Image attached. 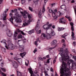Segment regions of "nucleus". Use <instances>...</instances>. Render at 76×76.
Masks as SVG:
<instances>
[{
	"mask_svg": "<svg viewBox=\"0 0 76 76\" xmlns=\"http://www.w3.org/2000/svg\"><path fill=\"white\" fill-rule=\"evenodd\" d=\"M31 22V20L29 19L27 22H25V23H23V26H27L29 24L30 22Z\"/></svg>",
	"mask_w": 76,
	"mask_h": 76,
	"instance_id": "obj_8",
	"label": "nucleus"
},
{
	"mask_svg": "<svg viewBox=\"0 0 76 76\" xmlns=\"http://www.w3.org/2000/svg\"><path fill=\"white\" fill-rule=\"evenodd\" d=\"M22 4H23L25 3V0H21Z\"/></svg>",
	"mask_w": 76,
	"mask_h": 76,
	"instance_id": "obj_41",
	"label": "nucleus"
},
{
	"mask_svg": "<svg viewBox=\"0 0 76 76\" xmlns=\"http://www.w3.org/2000/svg\"><path fill=\"white\" fill-rule=\"evenodd\" d=\"M27 13V12H26V11H25L24 12H23V14H25V15H26V14Z\"/></svg>",
	"mask_w": 76,
	"mask_h": 76,
	"instance_id": "obj_61",
	"label": "nucleus"
},
{
	"mask_svg": "<svg viewBox=\"0 0 76 76\" xmlns=\"http://www.w3.org/2000/svg\"><path fill=\"white\" fill-rule=\"evenodd\" d=\"M37 42H38L37 41H36L35 42V45L36 46L38 45V44H37Z\"/></svg>",
	"mask_w": 76,
	"mask_h": 76,
	"instance_id": "obj_53",
	"label": "nucleus"
},
{
	"mask_svg": "<svg viewBox=\"0 0 76 76\" xmlns=\"http://www.w3.org/2000/svg\"><path fill=\"white\" fill-rule=\"evenodd\" d=\"M70 25L72 26L71 27L73 26V23H70Z\"/></svg>",
	"mask_w": 76,
	"mask_h": 76,
	"instance_id": "obj_56",
	"label": "nucleus"
},
{
	"mask_svg": "<svg viewBox=\"0 0 76 76\" xmlns=\"http://www.w3.org/2000/svg\"><path fill=\"white\" fill-rule=\"evenodd\" d=\"M16 31L18 32H21V31L19 30V29H17L16 30Z\"/></svg>",
	"mask_w": 76,
	"mask_h": 76,
	"instance_id": "obj_49",
	"label": "nucleus"
},
{
	"mask_svg": "<svg viewBox=\"0 0 76 76\" xmlns=\"http://www.w3.org/2000/svg\"><path fill=\"white\" fill-rule=\"evenodd\" d=\"M0 72H1V75H2L3 76H6V75L3 72H1V70L0 69Z\"/></svg>",
	"mask_w": 76,
	"mask_h": 76,
	"instance_id": "obj_35",
	"label": "nucleus"
},
{
	"mask_svg": "<svg viewBox=\"0 0 76 76\" xmlns=\"http://www.w3.org/2000/svg\"><path fill=\"white\" fill-rule=\"evenodd\" d=\"M46 63H50V59H49L47 60Z\"/></svg>",
	"mask_w": 76,
	"mask_h": 76,
	"instance_id": "obj_52",
	"label": "nucleus"
},
{
	"mask_svg": "<svg viewBox=\"0 0 76 76\" xmlns=\"http://www.w3.org/2000/svg\"><path fill=\"white\" fill-rule=\"evenodd\" d=\"M57 44V40H53L51 43V45H54Z\"/></svg>",
	"mask_w": 76,
	"mask_h": 76,
	"instance_id": "obj_15",
	"label": "nucleus"
},
{
	"mask_svg": "<svg viewBox=\"0 0 76 76\" xmlns=\"http://www.w3.org/2000/svg\"><path fill=\"white\" fill-rule=\"evenodd\" d=\"M60 73L61 74V75L60 76H64L63 75H64V69L63 68V67L61 68Z\"/></svg>",
	"mask_w": 76,
	"mask_h": 76,
	"instance_id": "obj_12",
	"label": "nucleus"
},
{
	"mask_svg": "<svg viewBox=\"0 0 76 76\" xmlns=\"http://www.w3.org/2000/svg\"><path fill=\"white\" fill-rule=\"evenodd\" d=\"M38 1H39V0H34V2L36 4H38Z\"/></svg>",
	"mask_w": 76,
	"mask_h": 76,
	"instance_id": "obj_34",
	"label": "nucleus"
},
{
	"mask_svg": "<svg viewBox=\"0 0 76 76\" xmlns=\"http://www.w3.org/2000/svg\"><path fill=\"white\" fill-rule=\"evenodd\" d=\"M52 13L53 16H55V15H56V13L53 12Z\"/></svg>",
	"mask_w": 76,
	"mask_h": 76,
	"instance_id": "obj_57",
	"label": "nucleus"
},
{
	"mask_svg": "<svg viewBox=\"0 0 76 76\" xmlns=\"http://www.w3.org/2000/svg\"><path fill=\"white\" fill-rule=\"evenodd\" d=\"M63 66H64V69H66L67 68V66H66V63L64 62H62Z\"/></svg>",
	"mask_w": 76,
	"mask_h": 76,
	"instance_id": "obj_22",
	"label": "nucleus"
},
{
	"mask_svg": "<svg viewBox=\"0 0 76 76\" xmlns=\"http://www.w3.org/2000/svg\"><path fill=\"white\" fill-rule=\"evenodd\" d=\"M60 51L61 53H59V54H60L61 57H60L59 61L61 62L63 61L64 60L66 61H68L69 60V56L68 55L69 50H68L67 48H66L64 51L63 50V49H61Z\"/></svg>",
	"mask_w": 76,
	"mask_h": 76,
	"instance_id": "obj_1",
	"label": "nucleus"
},
{
	"mask_svg": "<svg viewBox=\"0 0 76 76\" xmlns=\"http://www.w3.org/2000/svg\"><path fill=\"white\" fill-rule=\"evenodd\" d=\"M42 14V12L41 10H40L39 12L38 15L39 18H41V16Z\"/></svg>",
	"mask_w": 76,
	"mask_h": 76,
	"instance_id": "obj_20",
	"label": "nucleus"
},
{
	"mask_svg": "<svg viewBox=\"0 0 76 76\" xmlns=\"http://www.w3.org/2000/svg\"><path fill=\"white\" fill-rule=\"evenodd\" d=\"M15 15L17 16V17L18 18H21V16H20L19 14H18V13H17L16 14H15Z\"/></svg>",
	"mask_w": 76,
	"mask_h": 76,
	"instance_id": "obj_33",
	"label": "nucleus"
},
{
	"mask_svg": "<svg viewBox=\"0 0 76 76\" xmlns=\"http://www.w3.org/2000/svg\"><path fill=\"white\" fill-rule=\"evenodd\" d=\"M49 12H50V13H52V12H53V10H49Z\"/></svg>",
	"mask_w": 76,
	"mask_h": 76,
	"instance_id": "obj_51",
	"label": "nucleus"
},
{
	"mask_svg": "<svg viewBox=\"0 0 76 76\" xmlns=\"http://www.w3.org/2000/svg\"><path fill=\"white\" fill-rule=\"evenodd\" d=\"M17 38L18 39H22V35L21 34H20L18 35Z\"/></svg>",
	"mask_w": 76,
	"mask_h": 76,
	"instance_id": "obj_27",
	"label": "nucleus"
},
{
	"mask_svg": "<svg viewBox=\"0 0 76 76\" xmlns=\"http://www.w3.org/2000/svg\"><path fill=\"white\" fill-rule=\"evenodd\" d=\"M34 30H32L28 31V34H32V33H34Z\"/></svg>",
	"mask_w": 76,
	"mask_h": 76,
	"instance_id": "obj_25",
	"label": "nucleus"
},
{
	"mask_svg": "<svg viewBox=\"0 0 76 76\" xmlns=\"http://www.w3.org/2000/svg\"><path fill=\"white\" fill-rule=\"evenodd\" d=\"M72 52L75 53V54H76V52L75 51V50H72Z\"/></svg>",
	"mask_w": 76,
	"mask_h": 76,
	"instance_id": "obj_62",
	"label": "nucleus"
},
{
	"mask_svg": "<svg viewBox=\"0 0 76 76\" xmlns=\"http://www.w3.org/2000/svg\"><path fill=\"white\" fill-rule=\"evenodd\" d=\"M7 35L9 37H12L13 36V34L12 32H10V30H8V31L7 33Z\"/></svg>",
	"mask_w": 76,
	"mask_h": 76,
	"instance_id": "obj_10",
	"label": "nucleus"
},
{
	"mask_svg": "<svg viewBox=\"0 0 76 76\" xmlns=\"http://www.w3.org/2000/svg\"><path fill=\"white\" fill-rule=\"evenodd\" d=\"M53 16V19H54L55 20H56L57 19V17L56 15Z\"/></svg>",
	"mask_w": 76,
	"mask_h": 76,
	"instance_id": "obj_36",
	"label": "nucleus"
},
{
	"mask_svg": "<svg viewBox=\"0 0 76 76\" xmlns=\"http://www.w3.org/2000/svg\"><path fill=\"white\" fill-rule=\"evenodd\" d=\"M9 10V9H6V11L5 10L4 11V12L3 14V15L4 16V17L3 18V20H6L7 19L6 18V17L7 16V15L6 13H7V12Z\"/></svg>",
	"mask_w": 76,
	"mask_h": 76,
	"instance_id": "obj_3",
	"label": "nucleus"
},
{
	"mask_svg": "<svg viewBox=\"0 0 76 76\" xmlns=\"http://www.w3.org/2000/svg\"><path fill=\"white\" fill-rule=\"evenodd\" d=\"M70 62H71V63H72L73 64H75V62H74V61H73V60H70Z\"/></svg>",
	"mask_w": 76,
	"mask_h": 76,
	"instance_id": "obj_45",
	"label": "nucleus"
},
{
	"mask_svg": "<svg viewBox=\"0 0 76 76\" xmlns=\"http://www.w3.org/2000/svg\"><path fill=\"white\" fill-rule=\"evenodd\" d=\"M25 53H20V56H21L22 58H23V56H25L26 54H24Z\"/></svg>",
	"mask_w": 76,
	"mask_h": 76,
	"instance_id": "obj_24",
	"label": "nucleus"
},
{
	"mask_svg": "<svg viewBox=\"0 0 76 76\" xmlns=\"http://www.w3.org/2000/svg\"><path fill=\"white\" fill-rule=\"evenodd\" d=\"M42 36L43 37L45 38H46V39H50V38H51V35L49 34H44V33H42Z\"/></svg>",
	"mask_w": 76,
	"mask_h": 76,
	"instance_id": "obj_2",
	"label": "nucleus"
},
{
	"mask_svg": "<svg viewBox=\"0 0 76 76\" xmlns=\"http://www.w3.org/2000/svg\"><path fill=\"white\" fill-rule=\"evenodd\" d=\"M73 45H74V46H75V45H76V42L74 41L73 42Z\"/></svg>",
	"mask_w": 76,
	"mask_h": 76,
	"instance_id": "obj_60",
	"label": "nucleus"
},
{
	"mask_svg": "<svg viewBox=\"0 0 76 76\" xmlns=\"http://www.w3.org/2000/svg\"><path fill=\"white\" fill-rule=\"evenodd\" d=\"M37 51V48H35V50L33 51L34 53H35Z\"/></svg>",
	"mask_w": 76,
	"mask_h": 76,
	"instance_id": "obj_44",
	"label": "nucleus"
},
{
	"mask_svg": "<svg viewBox=\"0 0 76 76\" xmlns=\"http://www.w3.org/2000/svg\"><path fill=\"white\" fill-rule=\"evenodd\" d=\"M18 58L17 57H15L14 58V60H16V61H18Z\"/></svg>",
	"mask_w": 76,
	"mask_h": 76,
	"instance_id": "obj_55",
	"label": "nucleus"
},
{
	"mask_svg": "<svg viewBox=\"0 0 76 76\" xmlns=\"http://www.w3.org/2000/svg\"><path fill=\"white\" fill-rule=\"evenodd\" d=\"M28 19H31V18H32V15L31 14H28Z\"/></svg>",
	"mask_w": 76,
	"mask_h": 76,
	"instance_id": "obj_29",
	"label": "nucleus"
},
{
	"mask_svg": "<svg viewBox=\"0 0 76 76\" xmlns=\"http://www.w3.org/2000/svg\"><path fill=\"white\" fill-rule=\"evenodd\" d=\"M72 35L71 36L72 37V39H74L75 38V33L73 32H72Z\"/></svg>",
	"mask_w": 76,
	"mask_h": 76,
	"instance_id": "obj_23",
	"label": "nucleus"
},
{
	"mask_svg": "<svg viewBox=\"0 0 76 76\" xmlns=\"http://www.w3.org/2000/svg\"><path fill=\"white\" fill-rule=\"evenodd\" d=\"M12 63L13 66L14 67V68L17 69V66H18V63H17V62L15 61H12Z\"/></svg>",
	"mask_w": 76,
	"mask_h": 76,
	"instance_id": "obj_9",
	"label": "nucleus"
},
{
	"mask_svg": "<svg viewBox=\"0 0 76 76\" xmlns=\"http://www.w3.org/2000/svg\"><path fill=\"white\" fill-rule=\"evenodd\" d=\"M13 14H12V13H10V16H11V18H10V22H11L12 23V24H13V18H12V15Z\"/></svg>",
	"mask_w": 76,
	"mask_h": 76,
	"instance_id": "obj_14",
	"label": "nucleus"
},
{
	"mask_svg": "<svg viewBox=\"0 0 76 76\" xmlns=\"http://www.w3.org/2000/svg\"><path fill=\"white\" fill-rule=\"evenodd\" d=\"M20 12L21 14H22V15L23 16L24 18H27L28 16L26 14H23V12L20 11Z\"/></svg>",
	"mask_w": 76,
	"mask_h": 76,
	"instance_id": "obj_18",
	"label": "nucleus"
},
{
	"mask_svg": "<svg viewBox=\"0 0 76 76\" xmlns=\"http://www.w3.org/2000/svg\"><path fill=\"white\" fill-rule=\"evenodd\" d=\"M3 0H0V4H1V3L3 2Z\"/></svg>",
	"mask_w": 76,
	"mask_h": 76,
	"instance_id": "obj_63",
	"label": "nucleus"
},
{
	"mask_svg": "<svg viewBox=\"0 0 76 76\" xmlns=\"http://www.w3.org/2000/svg\"><path fill=\"white\" fill-rule=\"evenodd\" d=\"M7 47L8 49L7 50H14L15 48V46L10 44H9L7 45Z\"/></svg>",
	"mask_w": 76,
	"mask_h": 76,
	"instance_id": "obj_4",
	"label": "nucleus"
},
{
	"mask_svg": "<svg viewBox=\"0 0 76 76\" xmlns=\"http://www.w3.org/2000/svg\"><path fill=\"white\" fill-rule=\"evenodd\" d=\"M40 20H38V21L37 23V25L35 27V30L36 31H38L39 29V21Z\"/></svg>",
	"mask_w": 76,
	"mask_h": 76,
	"instance_id": "obj_7",
	"label": "nucleus"
},
{
	"mask_svg": "<svg viewBox=\"0 0 76 76\" xmlns=\"http://www.w3.org/2000/svg\"><path fill=\"white\" fill-rule=\"evenodd\" d=\"M69 70L70 69L69 68H67L66 69L64 70V72H65V75L66 76H70V74H69Z\"/></svg>",
	"mask_w": 76,
	"mask_h": 76,
	"instance_id": "obj_6",
	"label": "nucleus"
},
{
	"mask_svg": "<svg viewBox=\"0 0 76 76\" xmlns=\"http://www.w3.org/2000/svg\"><path fill=\"white\" fill-rule=\"evenodd\" d=\"M19 50L21 52H23L24 51V48H23V45H19Z\"/></svg>",
	"mask_w": 76,
	"mask_h": 76,
	"instance_id": "obj_11",
	"label": "nucleus"
},
{
	"mask_svg": "<svg viewBox=\"0 0 76 76\" xmlns=\"http://www.w3.org/2000/svg\"><path fill=\"white\" fill-rule=\"evenodd\" d=\"M64 29V28L63 27H58V31H63Z\"/></svg>",
	"mask_w": 76,
	"mask_h": 76,
	"instance_id": "obj_26",
	"label": "nucleus"
},
{
	"mask_svg": "<svg viewBox=\"0 0 76 76\" xmlns=\"http://www.w3.org/2000/svg\"><path fill=\"white\" fill-rule=\"evenodd\" d=\"M1 42H3L4 44H5V48H7V49H8V48L7 47V44H6V41L4 39H3L2 41H1Z\"/></svg>",
	"mask_w": 76,
	"mask_h": 76,
	"instance_id": "obj_13",
	"label": "nucleus"
},
{
	"mask_svg": "<svg viewBox=\"0 0 76 76\" xmlns=\"http://www.w3.org/2000/svg\"><path fill=\"white\" fill-rule=\"evenodd\" d=\"M18 34V33L17 31H15V34H14V39H15V40H16V39H17L16 36H17Z\"/></svg>",
	"mask_w": 76,
	"mask_h": 76,
	"instance_id": "obj_21",
	"label": "nucleus"
},
{
	"mask_svg": "<svg viewBox=\"0 0 76 76\" xmlns=\"http://www.w3.org/2000/svg\"><path fill=\"white\" fill-rule=\"evenodd\" d=\"M19 18L20 17H18V18L16 19L15 21L17 23H20L22 22V20H21L20 18Z\"/></svg>",
	"mask_w": 76,
	"mask_h": 76,
	"instance_id": "obj_16",
	"label": "nucleus"
},
{
	"mask_svg": "<svg viewBox=\"0 0 76 76\" xmlns=\"http://www.w3.org/2000/svg\"><path fill=\"white\" fill-rule=\"evenodd\" d=\"M37 34H40L41 33V30H40L39 31H37Z\"/></svg>",
	"mask_w": 76,
	"mask_h": 76,
	"instance_id": "obj_38",
	"label": "nucleus"
},
{
	"mask_svg": "<svg viewBox=\"0 0 76 76\" xmlns=\"http://www.w3.org/2000/svg\"><path fill=\"white\" fill-rule=\"evenodd\" d=\"M50 72H54V70H53V68H52V67H51L50 68Z\"/></svg>",
	"mask_w": 76,
	"mask_h": 76,
	"instance_id": "obj_48",
	"label": "nucleus"
},
{
	"mask_svg": "<svg viewBox=\"0 0 76 76\" xmlns=\"http://www.w3.org/2000/svg\"><path fill=\"white\" fill-rule=\"evenodd\" d=\"M1 69H2L3 72H6V69H4V68H1Z\"/></svg>",
	"mask_w": 76,
	"mask_h": 76,
	"instance_id": "obj_42",
	"label": "nucleus"
},
{
	"mask_svg": "<svg viewBox=\"0 0 76 76\" xmlns=\"http://www.w3.org/2000/svg\"><path fill=\"white\" fill-rule=\"evenodd\" d=\"M48 27H49V29H50V27H51L52 26V24H49L48 26Z\"/></svg>",
	"mask_w": 76,
	"mask_h": 76,
	"instance_id": "obj_47",
	"label": "nucleus"
},
{
	"mask_svg": "<svg viewBox=\"0 0 76 76\" xmlns=\"http://www.w3.org/2000/svg\"><path fill=\"white\" fill-rule=\"evenodd\" d=\"M44 72L45 73V76L48 75V74L47 73V72L44 71Z\"/></svg>",
	"mask_w": 76,
	"mask_h": 76,
	"instance_id": "obj_43",
	"label": "nucleus"
},
{
	"mask_svg": "<svg viewBox=\"0 0 76 76\" xmlns=\"http://www.w3.org/2000/svg\"><path fill=\"white\" fill-rule=\"evenodd\" d=\"M60 21L59 22L60 23H61L63 24H65L66 22V21L65 19H64V18H62L59 19Z\"/></svg>",
	"mask_w": 76,
	"mask_h": 76,
	"instance_id": "obj_5",
	"label": "nucleus"
},
{
	"mask_svg": "<svg viewBox=\"0 0 76 76\" xmlns=\"http://www.w3.org/2000/svg\"><path fill=\"white\" fill-rule=\"evenodd\" d=\"M65 42V41L64 40V39H62V42H63V43H64Z\"/></svg>",
	"mask_w": 76,
	"mask_h": 76,
	"instance_id": "obj_58",
	"label": "nucleus"
},
{
	"mask_svg": "<svg viewBox=\"0 0 76 76\" xmlns=\"http://www.w3.org/2000/svg\"><path fill=\"white\" fill-rule=\"evenodd\" d=\"M21 34H22L23 35H25V34L24 33V32H23L22 31H21Z\"/></svg>",
	"mask_w": 76,
	"mask_h": 76,
	"instance_id": "obj_50",
	"label": "nucleus"
},
{
	"mask_svg": "<svg viewBox=\"0 0 76 76\" xmlns=\"http://www.w3.org/2000/svg\"><path fill=\"white\" fill-rule=\"evenodd\" d=\"M71 29L72 31H74V27L73 26L71 27Z\"/></svg>",
	"mask_w": 76,
	"mask_h": 76,
	"instance_id": "obj_46",
	"label": "nucleus"
},
{
	"mask_svg": "<svg viewBox=\"0 0 76 76\" xmlns=\"http://www.w3.org/2000/svg\"><path fill=\"white\" fill-rule=\"evenodd\" d=\"M17 9H16L14 10V12H17Z\"/></svg>",
	"mask_w": 76,
	"mask_h": 76,
	"instance_id": "obj_64",
	"label": "nucleus"
},
{
	"mask_svg": "<svg viewBox=\"0 0 76 76\" xmlns=\"http://www.w3.org/2000/svg\"><path fill=\"white\" fill-rule=\"evenodd\" d=\"M46 58H50V56L49 55H47L46 56Z\"/></svg>",
	"mask_w": 76,
	"mask_h": 76,
	"instance_id": "obj_54",
	"label": "nucleus"
},
{
	"mask_svg": "<svg viewBox=\"0 0 76 76\" xmlns=\"http://www.w3.org/2000/svg\"><path fill=\"white\" fill-rule=\"evenodd\" d=\"M48 26L47 24H45L43 26V28L44 29L48 30L49 29V27H48Z\"/></svg>",
	"mask_w": 76,
	"mask_h": 76,
	"instance_id": "obj_17",
	"label": "nucleus"
},
{
	"mask_svg": "<svg viewBox=\"0 0 76 76\" xmlns=\"http://www.w3.org/2000/svg\"><path fill=\"white\" fill-rule=\"evenodd\" d=\"M28 9H29V10H30V11H31V12H32V11H33L32 8L30 7H28Z\"/></svg>",
	"mask_w": 76,
	"mask_h": 76,
	"instance_id": "obj_39",
	"label": "nucleus"
},
{
	"mask_svg": "<svg viewBox=\"0 0 76 76\" xmlns=\"http://www.w3.org/2000/svg\"><path fill=\"white\" fill-rule=\"evenodd\" d=\"M39 59L40 60H41V61H42V60H43V58L41 57H39Z\"/></svg>",
	"mask_w": 76,
	"mask_h": 76,
	"instance_id": "obj_59",
	"label": "nucleus"
},
{
	"mask_svg": "<svg viewBox=\"0 0 76 76\" xmlns=\"http://www.w3.org/2000/svg\"><path fill=\"white\" fill-rule=\"evenodd\" d=\"M68 34L67 33H65L62 36V38H65V37L67 36Z\"/></svg>",
	"mask_w": 76,
	"mask_h": 76,
	"instance_id": "obj_31",
	"label": "nucleus"
},
{
	"mask_svg": "<svg viewBox=\"0 0 76 76\" xmlns=\"http://www.w3.org/2000/svg\"><path fill=\"white\" fill-rule=\"evenodd\" d=\"M61 9H66V6L65 5H62L61 6Z\"/></svg>",
	"mask_w": 76,
	"mask_h": 76,
	"instance_id": "obj_30",
	"label": "nucleus"
},
{
	"mask_svg": "<svg viewBox=\"0 0 76 76\" xmlns=\"http://www.w3.org/2000/svg\"><path fill=\"white\" fill-rule=\"evenodd\" d=\"M17 74L18 76H22V74L20 72L17 71Z\"/></svg>",
	"mask_w": 76,
	"mask_h": 76,
	"instance_id": "obj_28",
	"label": "nucleus"
},
{
	"mask_svg": "<svg viewBox=\"0 0 76 76\" xmlns=\"http://www.w3.org/2000/svg\"><path fill=\"white\" fill-rule=\"evenodd\" d=\"M56 47V46H55L54 47H52L50 48L48 47L47 48V50H49L50 51L52 50H53Z\"/></svg>",
	"mask_w": 76,
	"mask_h": 76,
	"instance_id": "obj_19",
	"label": "nucleus"
},
{
	"mask_svg": "<svg viewBox=\"0 0 76 76\" xmlns=\"http://www.w3.org/2000/svg\"><path fill=\"white\" fill-rule=\"evenodd\" d=\"M45 11V6H43V8L42 9V12H44Z\"/></svg>",
	"mask_w": 76,
	"mask_h": 76,
	"instance_id": "obj_37",
	"label": "nucleus"
},
{
	"mask_svg": "<svg viewBox=\"0 0 76 76\" xmlns=\"http://www.w3.org/2000/svg\"><path fill=\"white\" fill-rule=\"evenodd\" d=\"M21 60H22V59H21V58H18L17 61L18 62V63H19V62L20 61H21Z\"/></svg>",
	"mask_w": 76,
	"mask_h": 76,
	"instance_id": "obj_40",
	"label": "nucleus"
},
{
	"mask_svg": "<svg viewBox=\"0 0 76 76\" xmlns=\"http://www.w3.org/2000/svg\"><path fill=\"white\" fill-rule=\"evenodd\" d=\"M51 34L52 35V36H54L55 35H56V33H55V32L53 31H52Z\"/></svg>",
	"mask_w": 76,
	"mask_h": 76,
	"instance_id": "obj_32",
	"label": "nucleus"
}]
</instances>
